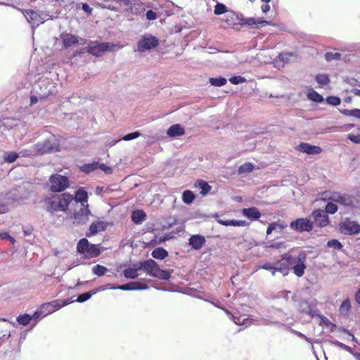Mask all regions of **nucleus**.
<instances>
[{"label": "nucleus", "mask_w": 360, "mask_h": 360, "mask_svg": "<svg viewBox=\"0 0 360 360\" xmlns=\"http://www.w3.org/2000/svg\"><path fill=\"white\" fill-rule=\"evenodd\" d=\"M73 200V196L69 193H63L60 195H53L46 200L47 210L51 212L65 211L70 202Z\"/></svg>", "instance_id": "1"}, {"label": "nucleus", "mask_w": 360, "mask_h": 360, "mask_svg": "<svg viewBox=\"0 0 360 360\" xmlns=\"http://www.w3.org/2000/svg\"><path fill=\"white\" fill-rule=\"evenodd\" d=\"M139 269H143L153 277L162 280H168L171 276L170 271L160 269L158 264L153 259H148L139 264Z\"/></svg>", "instance_id": "2"}, {"label": "nucleus", "mask_w": 360, "mask_h": 360, "mask_svg": "<svg viewBox=\"0 0 360 360\" xmlns=\"http://www.w3.org/2000/svg\"><path fill=\"white\" fill-rule=\"evenodd\" d=\"M291 261V269L293 270V273L298 277H302L304 274L305 269L307 268L306 261L307 255L304 252H300L297 256H292Z\"/></svg>", "instance_id": "3"}, {"label": "nucleus", "mask_w": 360, "mask_h": 360, "mask_svg": "<svg viewBox=\"0 0 360 360\" xmlns=\"http://www.w3.org/2000/svg\"><path fill=\"white\" fill-rule=\"evenodd\" d=\"M77 250L79 253L84 254L87 257H96L101 254V250L98 246L90 244L86 238L79 240L77 245Z\"/></svg>", "instance_id": "4"}, {"label": "nucleus", "mask_w": 360, "mask_h": 360, "mask_svg": "<svg viewBox=\"0 0 360 360\" xmlns=\"http://www.w3.org/2000/svg\"><path fill=\"white\" fill-rule=\"evenodd\" d=\"M23 15L32 27H38L50 19L49 15L44 11L37 12L33 10H26L23 11Z\"/></svg>", "instance_id": "5"}, {"label": "nucleus", "mask_w": 360, "mask_h": 360, "mask_svg": "<svg viewBox=\"0 0 360 360\" xmlns=\"http://www.w3.org/2000/svg\"><path fill=\"white\" fill-rule=\"evenodd\" d=\"M50 189L54 193L65 191L69 186L68 179L63 175L55 174L49 178Z\"/></svg>", "instance_id": "6"}, {"label": "nucleus", "mask_w": 360, "mask_h": 360, "mask_svg": "<svg viewBox=\"0 0 360 360\" xmlns=\"http://www.w3.org/2000/svg\"><path fill=\"white\" fill-rule=\"evenodd\" d=\"M339 230L345 235H355L360 232V224L349 218H345L340 223Z\"/></svg>", "instance_id": "7"}, {"label": "nucleus", "mask_w": 360, "mask_h": 360, "mask_svg": "<svg viewBox=\"0 0 360 360\" xmlns=\"http://www.w3.org/2000/svg\"><path fill=\"white\" fill-rule=\"evenodd\" d=\"M55 139L53 136L46 139L43 142L36 143L34 147L37 155L51 153L58 150L57 145L54 142Z\"/></svg>", "instance_id": "8"}, {"label": "nucleus", "mask_w": 360, "mask_h": 360, "mask_svg": "<svg viewBox=\"0 0 360 360\" xmlns=\"http://www.w3.org/2000/svg\"><path fill=\"white\" fill-rule=\"evenodd\" d=\"M117 45L110 43H99L97 41L91 42L88 45V51L94 56H101L105 52L113 51Z\"/></svg>", "instance_id": "9"}, {"label": "nucleus", "mask_w": 360, "mask_h": 360, "mask_svg": "<svg viewBox=\"0 0 360 360\" xmlns=\"http://www.w3.org/2000/svg\"><path fill=\"white\" fill-rule=\"evenodd\" d=\"M158 45V39L150 34L143 36L138 41V50L140 52H144L150 50Z\"/></svg>", "instance_id": "10"}, {"label": "nucleus", "mask_w": 360, "mask_h": 360, "mask_svg": "<svg viewBox=\"0 0 360 360\" xmlns=\"http://www.w3.org/2000/svg\"><path fill=\"white\" fill-rule=\"evenodd\" d=\"M290 228L297 231H310L313 229V223L307 218H300L290 223Z\"/></svg>", "instance_id": "11"}, {"label": "nucleus", "mask_w": 360, "mask_h": 360, "mask_svg": "<svg viewBox=\"0 0 360 360\" xmlns=\"http://www.w3.org/2000/svg\"><path fill=\"white\" fill-rule=\"evenodd\" d=\"M69 303L68 300L63 302V303L58 300L46 303L41 307L42 316H46Z\"/></svg>", "instance_id": "12"}, {"label": "nucleus", "mask_w": 360, "mask_h": 360, "mask_svg": "<svg viewBox=\"0 0 360 360\" xmlns=\"http://www.w3.org/2000/svg\"><path fill=\"white\" fill-rule=\"evenodd\" d=\"M41 92L39 95L42 98L48 97L49 95L53 94L56 91L55 84L49 80H41L39 84Z\"/></svg>", "instance_id": "13"}, {"label": "nucleus", "mask_w": 360, "mask_h": 360, "mask_svg": "<svg viewBox=\"0 0 360 360\" xmlns=\"http://www.w3.org/2000/svg\"><path fill=\"white\" fill-rule=\"evenodd\" d=\"M292 256L291 255H285L280 261L275 263L276 269L283 275H287L291 268L290 259H292Z\"/></svg>", "instance_id": "14"}, {"label": "nucleus", "mask_w": 360, "mask_h": 360, "mask_svg": "<svg viewBox=\"0 0 360 360\" xmlns=\"http://www.w3.org/2000/svg\"><path fill=\"white\" fill-rule=\"evenodd\" d=\"M315 223L319 226L324 227L328 224V217L323 210H315L313 212Z\"/></svg>", "instance_id": "15"}, {"label": "nucleus", "mask_w": 360, "mask_h": 360, "mask_svg": "<svg viewBox=\"0 0 360 360\" xmlns=\"http://www.w3.org/2000/svg\"><path fill=\"white\" fill-rule=\"evenodd\" d=\"M90 211L88 206H82L80 210L75 215V223L84 224L88 220Z\"/></svg>", "instance_id": "16"}, {"label": "nucleus", "mask_w": 360, "mask_h": 360, "mask_svg": "<svg viewBox=\"0 0 360 360\" xmlns=\"http://www.w3.org/2000/svg\"><path fill=\"white\" fill-rule=\"evenodd\" d=\"M297 148L299 150L310 155L319 154L321 152V148L319 146H312L307 143H300Z\"/></svg>", "instance_id": "17"}, {"label": "nucleus", "mask_w": 360, "mask_h": 360, "mask_svg": "<svg viewBox=\"0 0 360 360\" xmlns=\"http://www.w3.org/2000/svg\"><path fill=\"white\" fill-rule=\"evenodd\" d=\"M330 199L345 206H352L354 204L353 198L348 195L334 194Z\"/></svg>", "instance_id": "18"}, {"label": "nucleus", "mask_w": 360, "mask_h": 360, "mask_svg": "<svg viewBox=\"0 0 360 360\" xmlns=\"http://www.w3.org/2000/svg\"><path fill=\"white\" fill-rule=\"evenodd\" d=\"M122 5L126 6L127 11H130L133 14L141 13L143 6L139 4L132 3L130 0H120Z\"/></svg>", "instance_id": "19"}, {"label": "nucleus", "mask_w": 360, "mask_h": 360, "mask_svg": "<svg viewBox=\"0 0 360 360\" xmlns=\"http://www.w3.org/2000/svg\"><path fill=\"white\" fill-rule=\"evenodd\" d=\"M205 238L200 235H193L189 238L188 244L195 250L200 249L205 243Z\"/></svg>", "instance_id": "20"}, {"label": "nucleus", "mask_w": 360, "mask_h": 360, "mask_svg": "<svg viewBox=\"0 0 360 360\" xmlns=\"http://www.w3.org/2000/svg\"><path fill=\"white\" fill-rule=\"evenodd\" d=\"M106 226L103 221H97L92 223L89 229V231L86 233V236L91 237L96 235L100 231H104Z\"/></svg>", "instance_id": "21"}, {"label": "nucleus", "mask_w": 360, "mask_h": 360, "mask_svg": "<svg viewBox=\"0 0 360 360\" xmlns=\"http://www.w3.org/2000/svg\"><path fill=\"white\" fill-rule=\"evenodd\" d=\"M148 288L147 285L141 282H130L129 283L117 285V289L122 290H144Z\"/></svg>", "instance_id": "22"}, {"label": "nucleus", "mask_w": 360, "mask_h": 360, "mask_svg": "<svg viewBox=\"0 0 360 360\" xmlns=\"http://www.w3.org/2000/svg\"><path fill=\"white\" fill-rule=\"evenodd\" d=\"M214 217L217 219V221L224 226H245L248 225L245 221L243 220H223L219 218L217 214H215Z\"/></svg>", "instance_id": "23"}, {"label": "nucleus", "mask_w": 360, "mask_h": 360, "mask_svg": "<svg viewBox=\"0 0 360 360\" xmlns=\"http://www.w3.org/2000/svg\"><path fill=\"white\" fill-rule=\"evenodd\" d=\"M243 214L248 219L257 220L261 217V213L257 207L244 208Z\"/></svg>", "instance_id": "24"}, {"label": "nucleus", "mask_w": 360, "mask_h": 360, "mask_svg": "<svg viewBox=\"0 0 360 360\" xmlns=\"http://www.w3.org/2000/svg\"><path fill=\"white\" fill-rule=\"evenodd\" d=\"M184 133V129L179 124L172 125L167 130V134L170 137L180 136Z\"/></svg>", "instance_id": "25"}, {"label": "nucleus", "mask_w": 360, "mask_h": 360, "mask_svg": "<svg viewBox=\"0 0 360 360\" xmlns=\"http://www.w3.org/2000/svg\"><path fill=\"white\" fill-rule=\"evenodd\" d=\"M74 199L77 202H80L82 206H88V195L87 193L83 189H79L76 192Z\"/></svg>", "instance_id": "26"}, {"label": "nucleus", "mask_w": 360, "mask_h": 360, "mask_svg": "<svg viewBox=\"0 0 360 360\" xmlns=\"http://www.w3.org/2000/svg\"><path fill=\"white\" fill-rule=\"evenodd\" d=\"M63 42L65 48L70 47L78 43V39L76 36L66 34L63 36Z\"/></svg>", "instance_id": "27"}, {"label": "nucleus", "mask_w": 360, "mask_h": 360, "mask_svg": "<svg viewBox=\"0 0 360 360\" xmlns=\"http://www.w3.org/2000/svg\"><path fill=\"white\" fill-rule=\"evenodd\" d=\"M139 266L137 267H129L124 269L123 274L124 277L127 278L134 279L139 276L138 271L140 270Z\"/></svg>", "instance_id": "28"}, {"label": "nucleus", "mask_w": 360, "mask_h": 360, "mask_svg": "<svg viewBox=\"0 0 360 360\" xmlns=\"http://www.w3.org/2000/svg\"><path fill=\"white\" fill-rule=\"evenodd\" d=\"M233 320L234 323L237 325H243L245 326H248L252 324V319L245 317L243 316H240L238 317L232 316Z\"/></svg>", "instance_id": "29"}, {"label": "nucleus", "mask_w": 360, "mask_h": 360, "mask_svg": "<svg viewBox=\"0 0 360 360\" xmlns=\"http://www.w3.org/2000/svg\"><path fill=\"white\" fill-rule=\"evenodd\" d=\"M278 58L279 60L283 62L284 63H287L295 60L296 56L292 52H283L278 56Z\"/></svg>", "instance_id": "30"}, {"label": "nucleus", "mask_w": 360, "mask_h": 360, "mask_svg": "<svg viewBox=\"0 0 360 360\" xmlns=\"http://www.w3.org/2000/svg\"><path fill=\"white\" fill-rule=\"evenodd\" d=\"M146 218V214L142 210L134 211L131 214V220L136 224H140Z\"/></svg>", "instance_id": "31"}, {"label": "nucleus", "mask_w": 360, "mask_h": 360, "mask_svg": "<svg viewBox=\"0 0 360 360\" xmlns=\"http://www.w3.org/2000/svg\"><path fill=\"white\" fill-rule=\"evenodd\" d=\"M307 96L310 101L316 103H321L323 101V97L312 89L308 91Z\"/></svg>", "instance_id": "32"}, {"label": "nucleus", "mask_w": 360, "mask_h": 360, "mask_svg": "<svg viewBox=\"0 0 360 360\" xmlns=\"http://www.w3.org/2000/svg\"><path fill=\"white\" fill-rule=\"evenodd\" d=\"M351 309V303L349 299H345L341 304L339 311L342 315L347 316Z\"/></svg>", "instance_id": "33"}, {"label": "nucleus", "mask_w": 360, "mask_h": 360, "mask_svg": "<svg viewBox=\"0 0 360 360\" xmlns=\"http://www.w3.org/2000/svg\"><path fill=\"white\" fill-rule=\"evenodd\" d=\"M168 253L167 252L162 248H155L152 252V256L153 257L158 259H162L165 258L167 256Z\"/></svg>", "instance_id": "34"}, {"label": "nucleus", "mask_w": 360, "mask_h": 360, "mask_svg": "<svg viewBox=\"0 0 360 360\" xmlns=\"http://www.w3.org/2000/svg\"><path fill=\"white\" fill-rule=\"evenodd\" d=\"M195 187L200 189V193L203 195L208 193L212 188V187L204 181H198V184H195Z\"/></svg>", "instance_id": "35"}, {"label": "nucleus", "mask_w": 360, "mask_h": 360, "mask_svg": "<svg viewBox=\"0 0 360 360\" xmlns=\"http://www.w3.org/2000/svg\"><path fill=\"white\" fill-rule=\"evenodd\" d=\"M246 23L249 25H256L257 27L269 25L268 21L259 18H248L246 20Z\"/></svg>", "instance_id": "36"}, {"label": "nucleus", "mask_w": 360, "mask_h": 360, "mask_svg": "<svg viewBox=\"0 0 360 360\" xmlns=\"http://www.w3.org/2000/svg\"><path fill=\"white\" fill-rule=\"evenodd\" d=\"M19 157V153L15 152H7L4 155V160L6 162H14Z\"/></svg>", "instance_id": "37"}, {"label": "nucleus", "mask_w": 360, "mask_h": 360, "mask_svg": "<svg viewBox=\"0 0 360 360\" xmlns=\"http://www.w3.org/2000/svg\"><path fill=\"white\" fill-rule=\"evenodd\" d=\"M316 81L321 86H326L330 82V79L326 74H319L316 77Z\"/></svg>", "instance_id": "38"}, {"label": "nucleus", "mask_w": 360, "mask_h": 360, "mask_svg": "<svg viewBox=\"0 0 360 360\" xmlns=\"http://www.w3.org/2000/svg\"><path fill=\"white\" fill-rule=\"evenodd\" d=\"M108 271V269L102 265L96 264L93 266L92 272L98 276H101L104 275Z\"/></svg>", "instance_id": "39"}, {"label": "nucleus", "mask_w": 360, "mask_h": 360, "mask_svg": "<svg viewBox=\"0 0 360 360\" xmlns=\"http://www.w3.org/2000/svg\"><path fill=\"white\" fill-rule=\"evenodd\" d=\"M195 198L194 194L191 191H185L182 194V200L186 204L191 203Z\"/></svg>", "instance_id": "40"}, {"label": "nucleus", "mask_w": 360, "mask_h": 360, "mask_svg": "<svg viewBox=\"0 0 360 360\" xmlns=\"http://www.w3.org/2000/svg\"><path fill=\"white\" fill-rule=\"evenodd\" d=\"M98 162L85 164L81 167V170L85 173H89L91 172L97 170Z\"/></svg>", "instance_id": "41"}, {"label": "nucleus", "mask_w": 360, "mask_h": 360, "mask_svg": "<svg viewBox=\"0 0 360 360\" xmlns=\"http://www.w3.org/2000/svg\"><path fill=\"white\" fill-rule=\"evenodd\" d=\"M254 166L250 162H246L240 165L238 168V174L248 173L253 170Z\"/></svg>", "instance_id": "42"}, {"label": "nucleus", "mask_w": 360, "mask_h": 360, "mask_svg": "<svg viewBox=\"0 0 360 360\" xmlns=\"http://www.w3.org/2000/svg\"><path fill=\"white\" fill-rule=\"evenodd\" d=\"M227 82L226 78L219 77V78H210V83L214 86H222L225 85Z\"/></svg>", "instance_id": "43"}, {"label": "nucleus", "mask_w": 360, "mask_h": 360, "mask_svg": "<svg viewBox=\"0 0 360 360\" xmlns=\"http://www.w3.org/2000/svg\"><path fill=\"white\" fill-rule=\"evenodd\" d=\"M34 155H37V153L34 146H32L30 148L23 149L19 152V156L22 157H30Z\"/></svg>", "instance_id": "44"}, {"label": "nucleus", "mask_w": 360, "mask_h": 360, "mask_svg": "<svg viewBox=\"0 0 360 360\" xmlns=\"http://www.w3.org/2000/svg\"><path fill=\"white\" fill-rule=\"evenodd\" d=\"M299 310L305 314H310L311 311L310 304L305 300L300 302Z\"/></svg>", "instance_id": "45"}, {"label": "nucleus", "mask_w": 360, "mask_h": 360, "mask_svg": "<svg viewBox=\"0 0 360 360\" xmlns=\"http://www.w3.org/2000/svg\"><path fill=\"white\" fill-rule=\"evenodd\" d=\"M31 320V316L27 314L20 315L17 319V321L18 322V323L22 326H27L30 322Z\"/></svg>", "instance_id": "46"}, {"label": "nucleus", "mask_w": 360, "mask_h": 360, "mask_svg": "<svg viewBox=\"0 0 360 360\" xmlns=\"http://www.w3.org/2000/svg\"><path fill=\"white\" fill-rule=\"evenodd\" d=\"M97 292H98V290H94L92 292H87L82 293L77 297V301L78 302H84L88 300L89 299H90L91 297L92 296V295L96 293Z\"/></svg>", "instance_id": "47"}, {"label": "nucleus", "mask_w": 360, "mask_h": 360, "mask_svg": "<svg viewBox=\"0 0 360 360\" xmlns=\"http://www.w3.org/2000/svg\"><path fill=\"white\" fill-rule=\"evenodd\" d=\"M335 202L331 201L329 202L326 207V212L329 214H334L338 210L337 205L335 203Z\"/></svg>", "instance_id": "48"}, {"label": "nucleus", "mask_w": 360, "mask_h": 360, "mask_svg": "<svg viewBox=\"0 0 360 360\" xmlns=\"http://www.w3.org/2000/svg\"><path fill=\"white\" fill-rule=\"evenodd\" d=\"M327 246L334 249L340 250L342 248V244L338 240H330L328 242Z\"/></svg>", "instance_id": "49"}, {"label": "nucleus", "mask_w": 360, "mask_h": 360, "mask_svg": "<svg viewBox=\"0 0 360 360\" xmlns=\"http://www.w3.org/2000/svg\"><path fill=\"white\" fill-rule=\"evenodd\" d=\"M229 81L233 84H238L245 82L246 79L241 76H233L229 79Z\"/></svg>", "instance_id": "50"}, {"label": "nucleus", "mask_w": 360, "mask_h": 360, "mask_svg": "<svg viewBox=\"0 0 360 360\" xmlns=\"http://www.w3.org/2000/svg\"><path fill=\"white\" fill-rule=\"evenodd\" d=\"M97 169H100L103 171L105 174H111L112 172V169L111 167L103 164L98 162Z\"/></svg>", "instance_id": "51"}, {"label": "nucleus", "mask_w": 360, "mask_h": 360, "mask_svg": "<svg viewBox=\"0 0 360 360\" xmlns=\"http://www.w3.org/2000/svg\"><path fill=\"white\" fill-rule=\"evenodd\" d=\"M326 101L328 104L336 106L340 105V99L338 97L336 96H328L326 98Z\"/></svg>", "instance_id": "52"}, {"label": "nucleus", "mask_w": 360, "mask_h": 360, "mask_svg": "<svg viewBox=\"0 0 360 360\" xmlns=\"http://www.w3.org/2000/svg\"><path fill=\"white\" fill-rule=\"evenodd\" d=\"M340 58V53H326L325 55V58L327 61H331L335 59H339Z\"/></svg>", "instance_id": "53"}, {"label": "nucleus", "mask_w": 360, "mask_h": 360, "mask_svg": "<svg viewBox=\"0 0 360 360\" xmlns=\"http://www.w3.org/2000/svg\"><path fill=\"white\" fill-rule=\"evenodd\" d=\"M141 136V133L139 131H134L128 134L124 135L122 137L124 141H130L134 139H136Z\"/></svg>", "instance_id": "54"}, {"label": "nucleus", "mask_w": 360, "mask_h": 360, "mask_svg": "<svg viewBox=\"0 0 360 360\" xmlns=\"http://www.w3.org/2000/svg\"><path fill=\"white\" fill-rule=\"evenodd\" d=\"M226 11V6L224 4H218L214 9V13L216 15H221Z\"/></svg>", "instance_id": "55"}, {"label": "nucleus", "mask_w": 360, "mask_h": 360, "mask_svg": "<svg viewBox=\"0 0 360 360\" xmlns=\"http://www.w3.org/2000/svg\"><path fill=\"white\" fill-rule=\"evenodd\" d=\"M259 269H264L266 270H276L275 264H271V263L266 262L262 265L259 266Z\"/></svg>", "instance_id": "56"}, {"label": "nucleus", "mask_w": 360, "mask_h": 360, "mask_svg": "<svg viewBox=\"0 0 360 360\" xmlns=\"http://www.w3.org/2000/svg\"><path fill=\"white\" fill-rule=\"evenodd\" d=\"M348 139L353 143H360V135H354L353 134H349Z\"/></svg>", "instance_id": "57"}, {"label": "nucleus", "mask_w": 360, "mask_h": 360, "mask_svg": "<svg viewBox=\"0 0 360 360\" xmlns=\"http://www.w3.org/2000/svg\"><path fill=\"white\" fill-rule=\"evenodd\" d=\"M0 236H1V238L2 239H8L13 245L15 242V240L14 239V238L11 236L9 235V233H8L6 232H4V233H0Z\"/></svg>", "instance_id": "58"}, {"label": "nucleus", "mask_w": 360, "mask_h": 360, "mask_svg": "<svg viewBox=\"0 0 360 360\" xmlns=\"http://www.w3.org/2000/svg\"><path fill=\"white\" fill-rule=\"evenodd\" d=\"M146 18L148 20H153L157 18V14L152 10L148 11L146 14Z\"/></svg>", "instance_id": "59"}, {"label": "nucleus", "mask_w": 360, "mask_h": 360, "mask_svg": "<svg viewBox=\"0 0 360 360\" xmlns=\"http://www.w3.org/2000/svg\"><path fill=\"white\" fill-rule=\"evenodd\" d=\"M31 317L32 319H34L35 321L39 320L41 317H43L41 314V309H40L39 311H35Z\"/></svg>", "instance_id": "60"}, {"label": "nucleus", "mask_w": 360, "mask_h": 360, "mask_svg": "<svg viewBox=\"0 0 360 360\" xmlns=\"http://www.w3.org/2000/svg\"><path fill=\"white\" fill-rule=\"evenodd\" d=\"M82 8L88 14H90L92 11V8L86 3L82 4Z\"/></svg>", "instance_id": "61"}, {"label": "nucleus", "mask_w": 360, "mask_h": 360, "mask_svg": "<svg viewBox=\"0 0 360 360\" xmlns=\"http://www.w3.org/2000/svg\"><path fill=\"white\" fill-rule=\"evenodd\" d=\"M278 225L276 223H272L271 224H269V226H268L267 228V230H266V233L268 235L271 234L272 233V231L276 229V226H278Z\"/></svg>", "instance_id": "62"}, {"label": "nucleus", "mask_w": 360, "mask_h": 360, "mask_svg": "<svg viewBox=\"0 0 360 360\" xmlns=\"http://www.w3.org/2000/svg\"><path fill=\"white\" fill-rule=\"evenodd\" d=\"M7 211V207L4 205L2 198L0 196V214L5 213Z\"/></svg>", "instance_id": "63"}, {"label": "nucleus", "mask_w": 360, "mask_h": 360, "mask_svg": "<svg viewBox=\"0 0 360 360\" xmlns=\"http://www.w3.org/2000/svg\"><path fill=\"white\" fill-rule=\"evenodd\" d=\"M355 300L357 304H360V288L357 290L355 294Z\"/></svg>", "instance_id": "64"}]
</instances>
